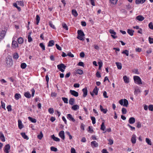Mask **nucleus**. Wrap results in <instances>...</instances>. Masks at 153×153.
<instances>
[{"mask_svg":"<svg viewBox=\"0 0 153 153\" xmlns=\"http://www.w3.org/2000/svg\"><path fill=\"white\" fill-rule=\"evenodd\" d=\"M122 112L123 114H126L127 112V110L126 109L124 108H122Z\"/></svg>","mask_w":153,"mask_h":153,"instance_id":"nucleus-52","label":"nucleus"},{"mask_svg":"<svg viewBox=\"0 0 153 153\" xmlns=\"http://www.w3.org/2000/svg\"><path fill=\"white\" fill-rule=\"evenodd\" d=\"M100 111L102 112L104 114H106L108 111V110L107 108L104 109L101 105H100Z\"/></svg>","mask_w":153,"mask_h":153,"instance_id":"nucleus-21","label":"nucleus"},{"mask_svg":"<svg viewBox=\"0 0 153 153\" xmlns=\"http://www.w3.org/2000/svg\"><path fill=\"white\" fill-rule=\"evenodd\" d=\"M10 149V145L9 144L6 145L4 148V152L6 153H9V150Z\"/></svg>","mask_w":153,"mask_h":153,"instance_id":"nucleus-13","label":"nucleus"},{"mask_svg":"<svg viewBox=\"0 0 153 153\" xmlns=\"http://www.w3.org/2000/svg\"><path fill=\"white\" fill-rule=\"evenodd\" d=\"M148 40L150 44H152L153 43V38H152L151 37L149 36V37Z\"/></svg>","mask_w":153,"mask_h":153,"instance_id":"nucleus-46","label":"nucleus"},{"mask_svg":"<svg viewBox=\"0 0 153 153\" xmlns=\"http://www.w3.org/2000/svg\"><path fill=\"white\" fill-rule=\"evenodd\" d=\"M28 42H31L32 41V39L30 36V33L28 36Z\"/></svg>","mask_w":153,"mask_h":153,"instance_id":"nucleus-49","label":"nucleus"},{"mask_svg":"<svg viewBox=\"0 0 153 153\" xmlns=\"http://www.w3.org/2000/svg\"><path fill=\"white\" fill-rule=\"evenodd\" d=\"M135 121V118L134 117L130 118L128 120V122L130 124H134Z\"/></svg>","mask_w":153,"mask_h":153,"instance_id":"nucleus-15","label":"nucleus"},{"mask_svg":"<svg viewBox=\"0 0 153 153\" xmlns=\"http://www.w3.org/2000/svg\"><path fill=\"white\" fill-rule=\"evenodd\" d=\"M82 91H83V97H85L88 94V91L87 90L86 88H85L82 89Z\"/></svg>","mask_w":153,"mask_h":153,"instance_id":"nucleus-18","label":"nucleus"},{"mask_svg":"<svg viewBox=\"0 0 153 153\" xmlns=\"http://www.w3.org/2000/svg\"><path fill=\"white\" fill-rule=\"evenodd\" d=\"M13 57L14 59H17L18 58L19 56L17 53H15L13 55Z\"/></svg>","mask_w":153,"mask_h":153,"instance_id":"nucleus-57","label":"nucleus"},{"mask_svg":"<svg viewBox=\"0 0 153 153\" xmlns=\"http://www.w3.org/2000/svg\"><path fill=\"white\" fill-rule=\"evenodd\" d=\"M54 44V42L53 40H52L49 41L48 45V46L51 47Z\"/></svg>","mask_w":153,"mask_h":153,"instance_id":"nucleus-30","label":"nucleus"},{"mask_svg":"<svg viewBox=\"0 0 153 153\" xmlns=\"http://www.w3.org/2000/svg\"><path fill=\"white\" fill-rule=\"evenodd\" d=\"M51 137L54 140L56 141L59 142L60 140L59 138L55 137L54 135H51Z\"/></svg>","mask_w":153,"mask_h":153,"instance_id":"nucleus-31","label":"nucleus"},{"mask_svg":"<svg viewBox=\"0 0 153 153\" xmlns=\"http://www.w3.org/2000/svg\"><path fill=\"white\" fill-rule=\"evenodd\" d=\"M131 141L132 143L135 144L136 141V136L134 134H133L131 139Z\"/></svg>","mask_w":153,"mask_h":153,"instance_id":"nucleus-10","label":"nucleus"},{"mask_svg":"<svg viewBox=\"0 0 153 153\" xmlns=\"http://www.w3.org/2000/svg\"><path fill=\"white\" fill-rule=\"evenodd\" d=\"M18 123L19 128L20 129H22L24 127V126L20 120H18Z\"/></svg>","mask_w":153,"mask_h":153,"instance_id":"nucleus-17","label":"nucleus"},{"mask_svg":"<svg viewBox=\"0 0 153 153\" xmlns=\"http://www.w3.org/2000/svg\"><path fill=\"white\" fill-rule=\"evenodd\" d=\"M40 20V18L39 16L38 15L36 16V24L38 25L39 23Z\"/></svg>","mask_w":153,"mask_h":153,"instance_id":"nucleus-44","label":"nucleus"},{"mask_svg":"<svg viewBox=\"0 0 153 153\" xmlns=\"http://www.w3.org/2000/svg\"><path fill=\"white\" fill-rule=\"evenodd\" d=\"M98 64L99 65V70H100L101 69V67L102 66V62L101 61L98 62Z\"/></svg>","mask_w":153,"mask_h":153,"instance_id":"nucleus-45","label":"nucleus"},{"mask_svg":"<svg viewBox=\"0 0 153 153\" xmlns=\"http://www.w3.org/2000/svg\"><path fill=\"white\" fill-rule=\"evenodd\" d=\"M24 96L26 97L29 98L31 97V95L29 92H26L24 94Z\"/></svg>","mask_w":153,"mask_h":153,"instance_id":"nucleus-36","label":"nucleus"},{"mask_svg":"<svg viewBox=\"0 0 153 153\" xmlns=\"http://www.w3.org/2000/svg\"><path fill=\"white\" fill-rule=\"evenodd\" d=\"M6 33L5 30H2L0 32V41L4 37Z\"/></svg>","mask_w":153,"mask_h":153,"instance_id":"nucleus-11","label":"nucleus"},{"mask_svg":"<svg viewBox=\"0 0 153 153\" xmlns=\"http://www.w3.org/2000/svg\"><path fill=\"white\" fill-rule=\"evenodd\" d=\"M49 25L50 26L53 28V29H55L56 27L51 22H49Z\"/></svg>","mask_w":153,"mask_h":153,"instance_id":"nucleus-58","label":"nucleus"},{"mask_svg":"<svg viewBox=\"0 0 153 153\" xmlns=\"http://www.w3.org/2000/svg\"><path fill=\"white\" fill-rule=\"evenodd\" d=\"M59 136L63 140L65 139V133L63 131H60L59 133Z\"/></svg>","mask_w":153,"mask_h":153,"instance_id":"nucleus-8","label":"nucleus"},{"mask_svg":"<svg viewBox=\"0 0 153 153\" xmlns=\"http://www.w3.org/2000/svg\"><path fill=\"white\" fill-rule=\"evenodd\" d=\"M56 48L59 51H61L62 50V48L58 44H56Z\"/></svg>","mask_w":153,"mask_h":153,"instance_id":"nucleus-62","label":"nucleus"},{"mask_svg":"<svg viewBox=\"0 0 153 153\" xmlns=\"http://www.w3.org/2000/svg\"><path fill=\"white\" fill-rule=\"evenodd\" d=\"M98 89L97 88V87L96 86L94 89L93 91V93H91V96H93L94 95V94L95 95H97L98 94Z\"/></svg>","mask_w":153,"mask_h":153,"instance_id":"nucleus-12","label":"nucleus"},{"mask_svg":"<svg viewBox=\"0 0 153 153\" xmlns=\"http://www.w3.org/2000/svg\"><path fill=\"white\" fill-rule=\"evenodd\" d=\"M102 153H109L107 150L105 149H103L101 151Z\"/></svg>","mask_w":153,"mask_h":153,"instance_id":"nucleus-64","label":"nucleus"},{"mask_svg":"<svg viewBox=\"0 0 153 153\" xmlns=\"http://www.w3.org/2000/svg\"><path fill=\"white\" fill-rule=\"evenodd\" d=\"M149 27L150 29L153 30V25L152 22H150L149 24Z\"/></svg>","mask_w":153,"mask_h":153,"instance_id":"nucleus-56","label":"nucleus"},{"mask_svg":"<svg viewBox=\"0 0 153 153\" xmlns=\"http://www.w3.org/2000/svg\"><path fill=\"white\" fill-rule=\"evenodd\" d=\"M123 79L125 83H128L129 82V78L126 76H124L123 77Z\"/></svg>","mask_w":153,"mask_h":153,"instance_id":"nucleus-26","label":"nucleus"},{"mask_svg":"<svg viewBox=\"0 0 153 153\" xmlns=\"http://www.w3.org/2000/svg\"><path fill=\"white\" fill-rule=\"evenodd\" d=\"M118 0H110V3L113 4H115L117 2Z\"/></svg>","mask_w":153,"mask_h":153,"instance_id":"nucleus-50","label":"nucleus"},{"mask_svg":"<svg viewBox=\"0 0 153 153\" xmlns=\"http://www.w3.org/2000/svg\"><path fill=\"white\" fill-rule=\"evenodd\" d=\"M91 119L92 121V123L93 124H95L96 123V119L94 117H91Z\"/></svg>","mask_w":153,"mask_h":153,"instance_id":"nucleus-47","label":"nucleus"},{"mask_svg":"<svg viewBox=\"0 0 153 153\" xmlns=\"http://www.w3.org/2000/svg\"><path fill=\"white\" fill-rule=\"evenodd\" d=\"M149 111H153V105H150L149 106Z\"/></svg>","mask_w":153,"mask_h":153,"instance_id":"nucleus-59","label":"nucleus"},{"mask_svg":"<svg viewBox=\"0 0 153 153\" xmlns=\"http://www.w3.org/2000/svg\"><path fill=\"white\" fill-rule=\"evenodd\" d=\"M28 118L29 120L32 123H35L36 122V120L35 119L32 118L30 117H28Z\"/></svg>","mask_w":153,"mask_h":153,"instance_id":"nucleus-33","label":"nucleus"},{"mask_svg":"<svg viewBox=\"0 0 153 153\" xmlns=\"http://www.w3.org/2000/svg\"><path fill=\"white\" fill-rule=\"evenodd\" d=\"M109 33L111 34V36L113 39H116L117 37V36L115 35L116 33L114 30L112 29H110L109 30Z\"/></svg>","mask_w":153,"mask_h":153,"instance_id":"nucleus-5","label":"nucleus"},{"mask_svg":"<svg viewBox=\"0 0 153 153\" xmlns=\"http://www.w3.org/2000/svg\"><path fill=\"white\" fill-rule=\"evenodd\" d=\"M21 135L24 139H26L27 140L29 139V137L25 133H21Z\"/></svg>","mask_w":153,"mask_h":153,"instance_id":"nucleus-27","label":"nucleus"},{"mask_svg":"<svg viewBox=\"0 0 153 153\" xmlns=\"http://www.w3.org/2000/svg\"><path fill=\"white\" fill-rule=\"evenodd\" d=\"M21 98V95L19 94H16L15 95V98L16 100H18L19 99Z\"/></svg>","mask_w":153,"mask_h":153,"instance_id":"nucleus-34","label":"nucleus"},{"mask_svg":"<svg viewBox=\"0 0 153 153\" xmlns=\"http://www.w3.org/2000/svg\"><path fill=\"white\" fill-rule=\"evenodd\" d=\"M71 153H76L75 149L74 148H72L71 150Z\"/></svg>","mask_w":153,"mask_h":153,"instance_id":"nucleus-63","label":"nucleus"},{"mask_svg":"<svg viewBox=\"0 0 153 153\" xmlns=\"http://www.w3.org/2000/svg\"><path fill=\"white\" fill-rule=\"evenodd\" d=\"M62 25L63 28L64 29L66 30H68V27L66 23L64 22H63L62 24Z\"/></svg>","mask_w":153,"mask_h":153,"instance_id":"nucleus-37","label":"nucleus"},{"mask_svg":"<svg viewBox=\"0 0 153 153\" xmlns=\"http://www.w3.org/2000/svg\"><path fill=\"white\" fill-rule=\"evenodd\" d=\"M48 111L50 114H53L54 113L53 109L52 108H50L48 109Z\"/></svg>","mask_w":153,"mask_h":153,"instance_id":"nucleus-51","label":"nucleus"},{"mask_svg":"<svg viewBox=\"0 0 153 153\" xmlns=\"http://www.w3.org/2000/svg\"><path fill=\"white\" fill-rule=\"evenodd\" d=\"M70 93L72 95L75 97H77L79 95L78 93L74 90H70Z\"/></svg>","mask_w":153,"mask_h":153,"instance_id":"nucleus-7","label":"nucleus"},{"mask_svg":"<svg viewBox=\"0 0 153 153\" xmlns=\"http://www.w3.org/2000/svg\"><path fill=\"white\" fill-rule=\"evenodd\" d=\"M27 67V65L25 63H23L21 64V67L23 69H25Z\"/></svg>","mask_w":153,"mask_h":153,"instance_id":"nucleus-42","label":"nucleus"},{"mask_svg":"<svg viewBox=\"0 0 153 153\" xmlns=\"http://www.w3.org/2000/svg\"><path fill=\"white\" fill-rule=\"evenodd\" d=\"M51 151L53 152H56L57 150L56 148L53 146H51Z\"/></svg>","mask_w":153,"mask_h":153,"instance_id":"nucleus-55","label":"nucleus"},{"mask_svg":"<svg viewBox=\"0 0 153 153\" xmlns=\"http://www.w3.org/2000/svg\"><path fill=\"white\" fill-rule=\"evenodd\" d=\"M83 74V71L81 69H76L75 70L74 72V74H78L81 75Z\"/></svg>","mask_w":153,"mask_h":153,"instance_id":"nucleus-9","label":"nucleus"},{"mask_svg":"<svg viewBox=\"0 0 153 153\" xmlns=\"http://www.w3.org/2000/svg\"><path fill=\"white\" fill-rule=\"evenodd\" d=\"M119 103L122 105L127 107L128 104V100L126 99H121L119 101Z\"/></svg>","mask_w":153,"mask_h":153,"instance_id":"nucleus-2","label":"nucleus"},{"mask_svg":"<svg viewBox=\"0 0 153 153\" xmlns=\"http://www.w3.org/2000/svg\"><path fill=\"white\" fill-rule=\"evenodd\" d=\"M122 53V54H125L127 56H128L129 55V51L127 50L123 51Z\"/></svg>","mask_w":153,"mask_h":153,"instance_id":"nucleus-41","label":"nucleus"},{"mask_svg":"<svg viewBox=\"0 0 153 153\" xmlns=\"http://www.w3.org/2000/svg\"><path fill=\"white\" fill-rule=\"evenodd\" d=\"M116 64L118 69L120 70L122 69V66L121 63L118 62H116Z\"/></svg>","mask_w":153,"mask_h":153,"instance_id":"nucleus-32","label":"nucleus"},{"mask_svg":"<svg viewBox=\"0 0 153 153\" xmlns=\"http://www.w3.org/2000/svg\"><path fill=\"white\" fill-rule=\"evenodd\" d=\"M105 126L104 123V122L102 123L100 129L102 131H105Z\"/></svg>","mask_w":153,"mask_h":153,"instance_id":"nucleus-40","label":"nucleus"},{"mask_svg":"<svg viewBox=\"0 0 153 153\" xmlns=\"http://www.w3.org/2000/svg\"><path fill=\"white\" fill-rule=\"evenodd\" d=\"M141 92V90L140 88L138 87H137L135 89L134 91V94H137Z\"/></svg>","mask_w":153,"mask_h":153,"instance_id":"nucleus-20","label":"nucleus"},{"mask_svg":"<svg viewBox=\"0 0 153 153\" xmlns=\"http://www.w3.org/2000/svg\"><path fill=\"white\" fill-rule=\"evenodd\" d=\"M75 102V99L74 98H71L69 100V103L71 105L74 104Z\"/></svg>","mask_w":153,"mask_h":153,"instance_id":"nucleus-29","label":"nucleus"},{"mask_svg":"<svg viewBox=\"0 0 153 153\" xmlns=\"http://www.w3.org/2000/svg\"><path fill=\"white\" fill-rule=\"evenodd\" d=\"M62 99L64 101V102L65 103H68V99L67 98L63 97L62 98Z\"/></svg>","mask_w":153,"mask_h":153,"instance_id":"nucleus-48","label":"nucleus"},{"mask_svg":"<svg viewBox=\"0 0 153 153\" xmlns=\"http://www.w3.org/2000/svg\"><path fill=\"white\" fill-rule=\"evenodd\" d=\"M0 139L3 142L5 141V139L3 134L0 133Z\"/></svg>","mask_w":153,"mask_h":153,"instance_id":"nucleus-35","label":"nucleus"},{"mask_svg":"<svg viewBox=\"0 0 153 153\" xmlns=\"http://www.w3.org/2000/svg\"><path fill=\"white\" fill-rule=\"evenodd\" d=\"M109 142L108 144L110 145H112L114 143V141L113 140L111 139H109L108 140Z\"/></svg>","mask_w":153,"mask_h":153,"instance_id":"nucleus-60","label":"nucleus"},{"mask_svg":"<svg viewBox=\"0 0 153 153\" xmlns=\"http://www.w3.org/2000/svg\"><path fill=\"white\" fill-rule=\"evenodd\" d=\"M67 118L69 120L72 121L73 122H75V120L74 119L72 115L70 114H68L67 115Z\"/></svg>","mask_w":153,"mask_h":153,"instance_id":"nucleus-14","label":"nucleus"},{"mask_svg":"<svg viewBox=\"0 0 153 153\" xmlns=\"http://www.w3.org/2000/svg\"><path fill=\"white\" fill-rule=\"evenodd\" d=\"M91 146L94 147H97L98 146V143L95 141H92L91 143Z\"/></svg>","mask_w":153,"mask_h":153,"instance_id":"nucleus-16","label":"nucleus"},{"mask_svg":"<svg viewBox=\"0 0 153 153\" xmlns=\"http://www.w3.org/2000/svg\"><path fill=\"white\" fill-rule=\"evenodd\" d=\"M134 80L135 83L138 85H141L142 84L141 79L138 76H134Z\"/></svg>","mask_w":153,"mask_h":153,"instance_id":"nucleus-3","label":"nucleus"},{"mask_svg":"<svg viewBox=\"0 0 153 153\" xmlns=\"http://www.w3.org/2000/svg\"><path fill=\"white\" fill-rule=\"evenodd\" d=\"M72 14L75 17H76L78 15L77 12L75 10H72L71 11Z\"/></svg>","mask_w":153,"mask_h":153,"instance_id":"nucleus-23","label":"nucleus"},{"mask_svg":"<svg viewBox=\"0 0 153 153\" xmlns=\"http://www.w3.org/2000/svg\"><path fill=\"white\" fill-rule=\"evenodd\" d=\"M145 1L146 0H136L135 3L137 4H143Z\"/></svg>","mask_w":153,"mask_h":153,"instance_id":"nucleus-25","label":"nucleus"},{"mask_svg":"<svg viewBox=\"0 0 153 153\" xmlns=\"http://www.w3.org/2000/svg\"><path fill=\"white\" fill-rule=\"evenodd\" d=\"M127 32L131 36H132L134 34V31L132 30L128 29L127 30Z\"/></svg>","mask_w":153,"mask_h":153,"instance_id":"nucleus-22","label":"nucleus"},{"mask_svg":"<svg viewBox=\"0 0 153 153\" xmlns=\"http://www.w3.org/2000/svg\"><path fill=\"white\" fill-rule=\"evenodd\" d=\"M71 108L74 110L76 111L77 110L79 109V106L78 105H74Z\"/></svg>","mask_w":153,"mask_h":153,"instance_id":"nucleus-24","label":"nucleus"},{"mask_svg":"<svg viewBox=\"0 0 153 153\" xmlns=\"http://www.w3.org/2000/svg\"><path fill=\"white\" fill-rule=\"evenodd\" d=\"M66 133L69 136L70 140H71L72 139V136L71 135L69 131H66Z\"/></svg>","mask_w":153,"mask_h":153,"instance_id":"nucleus-53","label":"nucleus"},{"mask_svg":"<svg viewBox=\"0 0 153 153\" xmlns=\"http://www.w3.org/2000/svg\"><path fill=\"white\" fill-rule=\"evenodd\" d=\"M136 19L139 21H142L144 19V18L142 16L139 15L136 17Z\"/></svg>","mask_w":153,"mask_h":153,"instance_id":"nucleus-19","label":"nucleus"},{"mask_svg":"<svg viewBox=\"0 0 153 153\" xmlns=\"http://www.w3.org/2000/svg\"><path fill=\"white\" fill-rule=\"evenodd\" d=\"M88 131L90 132L91 133H92L93 132V130L92 129V128L91 126H89L88 127Z\"/></svg>","mask_w":153,"mask_h":153,"instance_id":"nucleus-54","label":"nucleus"},{"mask_svg":"<svg viewBox=\"0 0 153 153\" xmlns=\"http://www.w3.org/2000/svg\"><path fill=\"white\" fill-rule=\"evenodd\" d=\"M127 126L129 127V128H131V130H135V128L134 127H133L131 126V125H130L129 124H128L127 125Z\"/></svg>","mask_w":153,"mask_h":153,"instance_id":"nucleus-61","label":"nucleus"},{"mask_svg":"<svg viewBox=\"0 0 153 153\" xmlns=\"http://www.w3.org/2000/svg\"><path fill=\"white\" fill-rule=\"evenodd\" d=\"M58 69L62 72H64L65 69L66 68V66L63 63L57 65Z\"/></svg>","mask_w":153,"mask_h":153,"instance_id":"nucleus-4","label":"nucleus"},{"mask_svg":"<svg viewBox=\"0 0 153 153\" xmlns=\"http://www.w3.org/2000/svg\"><path fill=\"white\" fill-rule=\"evenodd\" d=\"M146 143L149 145H151L152 144L151 141L149 139L146 138Z\"/></svg>","mask_w":153,"mask_h":153,"instance_id":"nucleus-38","label":"nucleus"},{"mask_svg":"<svg viewBox=\"0 0 153 153\" xmlns=\"http://www.w3.org/2000/svg\"><path fill=\"white\" fill-rule=\"evenodd\" d=\"M12 48L15 49L18 47V44L15 40H13L12 43Z\"/></svg>","mask_w":153,"mask_h":153,"instance_id":"nucleus-6","label":"nucleus"},{"mask_svg":"<svg viewBox=\"0 0 153 153\" xmlns=\"http://www.w3.org/2000/svg\"><path fill=\"white\" fill-rule=\"evenodd\" d=\"M17 41L18 43L20 44H22L24 42L23 39L21 37H20L18 38Z\"/></svg>","mask_w":153,"mask_h":153,"instance_id":"nucleus-28","label":"nucleus"},{"mask_svg":"<svg viewBox=\"0 0 153 153\" xmlns=\"http://www.w3.org/2000/svg\"><path fill=\"white\" fill-rule=\"evenodd\" d=\"M40 47L42 49L43 51L45 50V45L43 43H41L39 44Z\"/></svg>","mask_w":153,"mask_h":153,"instance_id":"nucleus-43","label":"nucleus"},{"mask_svg":"<svg viewBox=\"0 0 153 153\" xmlns=\"http://www.w3.org/2000/svg\"><path fill=\"white\" fill-rule=\"evenodd\" d=\"M77 38L80 40L83 41L85 39V34L82 30H78L77 31Z\"/></svg>","mask_w":153,"mask_h":153,"instance_id":"nucleus-1","label":"nucleus"},{"mask_svg":"<svg viewBox=\"0 0 153 153\" xmlns=\"http://www.w3.org/2000/svg\"><path fill=\"white\" fill-rule=\"evenodd\" d=\"M43 136V134L42 131H41L39 134L37 136V138L39 140H41Z\"/></svg>","mask_w":153,"mask_h":153,"instance_id":"nucleus-39","label":"nucleus"}]
</instances>
